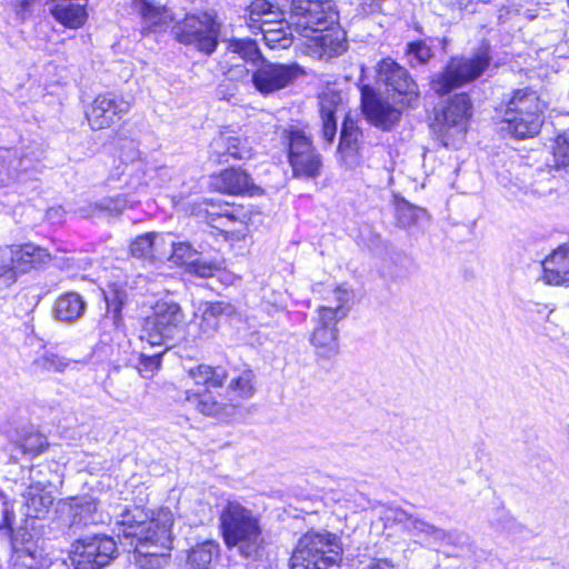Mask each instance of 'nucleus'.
<instances>
[{
  "instance_id": "nucleus-45",
  "label": "nucleus",
  "mask_w": 569,
  "mask_h": 569,
  "mask_svg": "<svg viewBox=\"0 0 569 569\" xmlns=\"http://www.w3.org/2000/svg\"><path fill=\"white\" fill-rule=\"evenodd\" d=\"M11 181H17L13 164L11 163V150L0 151V188L8 186Z\"/></svg>"
},
{
  "instance_id": "nucleus-7",
  "label": "nucleus",
  "mask_w": 569,
  "mask_h": 569,
  "mask_svg": "<svg viewBox=\"0 0 569 569\" xmlns=\"http://www.w3.org/2000/svg\"><path fill=\"white\" fill-rule=\"evenodd\" d=\"M490 62V46L483 41L472 57L451 58L445 69L431 80V89L439 96L447 94L451 90L479 78Z\"/></svg>"
},
{
  "instance_id": "nucleus-30",
  "label": "nucleus",
  "mask_w": 569,
  "mask_h": 569,
  "mask_svg": "<svg viewBox=\"0 0 569 569\" xmlns=\"http://www.w3.org/2000/svg\"><path fill=\"white\" fill-rule=\"evenodd\" d=\"M86 308L87 303L79 293L67 292L57 299L54 315L61 321L73 322L83 316Z\"/></svg>"
},
{
  "instance_id": "nucleus-35",
  "label": "nucleus",
  "mask_w": 569,
  "mask_h": 569,
  "mask_svg": "<svg viewBox=\"0 0 569 569\" xmlns=\"http://www.w3.org/2000/svg\"><path fill=\"white\" fill-rule=\"evenodd\" d=\"M227 52L237 54L244 62L259 63L264 59L257 42L250 38H232L228 41Z\"/></svg>"
},
{
  "instance_id": "nucleus-24",
  "label": "nucleus",
  "mask_w": 569,
  "mask_h": 569,
  "mask_svg": "<svg viewBox=\"0 0 569 569\" xmlns=\"http://www.w3.org/2000/svg\"><path fill=\"white\" fill-rule=\"evenodd\" d=\"M256 375L252 369L246 367L239 375L231 379L226 390V397L234 405V411L244 400L250 399L256 391Z\"/></svg>"
},
{
  "instance_id": "nucleus-46",
  "label": "nucleus",
  "mask_w": 569,
  "mask_h": 569,
  "mask_svg": "<svg viewBox=\"0 0 569 569\" xmlns=\"http://www.w3.org/2000/svg\"><path fill=\"white\" fill-rule=\"evenodd\" d=\"M219 268H220V264L216 261L201 260L198 258H194L188 266L189 272L193 273L200 278L212 277L214 274V272L219 270Z\"/></svg>"
},
{
  "instance_id": "nucleus-17",
  "label": "nucleus",
  "mask_w": 569,
  "mask_h": 569,
  "mask_svg": "<svg viewBox=\"0 0 569 569\" xmlns=\"http://www.w3.org/2000/svg\"><path fill=\"white\" fill-rule=\"evenodd\" d=\"M46 249L32 243L7 247L1 251V262L18 273H26L49 259Z\"/></svg>"
},
{
  "instance_id": "nucleus-52",
  "label": "nucleus",
  "mask_w": 569,
  "mask_h": 569,
  "mask_svg": "<svg viewBox=\"0 0 569 569\" xmlns=\"http://www.w3.org/2000/svg\"><path fill=\"white\" fill-rule=\"evenodd\" d=\"M43 366L48 370L62 371L68 366V361L57 355H50L44 357Z\"/></svg>"
},
{
  "instance_id": "nucleus-38",
  "label": "nucleus",
  "mask_w": 569,
  "mask_h": 569,
  "mask_svg": "<svg viewBox=\"0 0 569 569\" xmlns=\"http://www.w3.org/2000/svg\"><path fill=\"white\" fill-rule=\"evenodd\" d=\"M425 214V209L413 206L405 199H396V218L400 227L408 228Z\"/></svg>"
},
{
  "instance_id": "nucleus-29",
  "label": "nucleus",
  "mask_w": 569,
  "mask_h": 569,
  "mask_svg": "<svg viewBox=\"0 0 569 569\" xmlns=\"http://www.w3.org/2000/svg\"><path fill=\"white\" fill-rule=\"evenodd\" d=\"M22 498L24 515L29 518H41L53 503L51 491L37 486H29Z\"/></svg>"
},
{
  "instance_id": "nucleus-6",
  "label": "nucleus",
  "mask_w": 569,
  "mask_h": 569,
  "mask_svg": "<svg viewBox=\"0 0 569 569\" xmlns=\"http://www.w3.org/2000/svg\"><path fill=\"white\" fill-rule=\"evenodd\" d=\"M338 537L328 531H308L298 541L291 556V569H329L341 559Z\"/></svg>"
},
{
  "instance_id": "nucleus-20",
  "label": "nucleus",
  "mask_w": 569,
  "mask_h": 569,
  "mask_svg": "<svg viewBox=\"0 0 569 569\" xmlns=\"http://www.w3.org/2000/svg\"><path fill=\"white\" fill-rule=\"evenodd\" d=\"M541 264L546 284L569 286V242L555 249Z\"/></svg>"
},
{
  "instance_id": "nucleus-27",
  "label": "nucleus",
  "mask_w": 569,
  "mask_h": 569,
  "mask_svg": "<svg viewBox=\"0 0 569 569\" xmlns=\"http://www.w3.org/2000/svg\"><path fill=\"white\" fill-rule=\"evenodd\" d=\"M342 99L338 92H328L320 100V116L322 121L321 138L327 144H331L337 133L336 111Z\"/></svg>"
},
{
  "instance_id": "nucleus-3",
  "label": "nucleus",
  "mask_w": 569,
  "mask_h": 569,
  "mask_svg": "<svg viewBox=\"0 0 569 569\" xmlns=\"http://www.w3.org/2000/svg\"><path fill=\"white\" fill-rule=\"evenodd\" d=\"M219 529L228 549L237 548L240 556L253 558L262 542L259 515L239 500H227L220 509Z\"/></svg>"
},
{
  "instance_id": "nucleus-58",
  "label": "nucleus",
  "mask_w": 569,
  "mask_h": 569,
  "mask_svg": "<svg viewBox=\"0 0 569 569\" xmlns=\"http://www.w3.org/2000/svg\"><path fill=\"white\" fill-rule=\"evenodd\" d=\"M269 7H270V4H269V3H268V6H267V7H258V8H257V13H258V16H262V14L268 13V12H269Z\"/></svg>"
},
{
  "instance_id": "nucleus-60",
  "label": "nucleus",
  "mask_w": 569,
  "mask_h": 569,
  "mask_svg": "<svg viewBox=\"0 0 569 569\" xmlns=\"http://www.w3.org/2000/svg\"><path fill=\"white\" fill-rule=\"evenodd\" d=\"M567 436H568V439H569V425L567 426Z\"/></svg>"
},
{
  "instance_id": "nucleus-54",
  "label": "nucleus",
  "mask_w": 569,
  "mask_h": 569,
  "mask_svg": "<svg viewBox=\"0 0 569 569\" xmlns=\"http://www.w3.org/2000/svg\"><path fill=\"white\" fill-rule=\"evenodd\" d=\"M361 569H396V566L389 559H372Z\"/></svg>"
},
{
  "instance_id": "nucleus-51",
  "label": "nucleus",
  "mask_w": 569,
  "mask_h": 569,
  "mask_svg": "<svg viewBox=\"0 0 569 569\" xmlns=\"http://www.w3.org/2000/svg\"><path fill=\"white\" fill-rule=\"evenodd\" d=\"M17 281L16 271L7 264L0 263V291L9 288Z\"/></svg>"
},
{
  "instance_id": "nucleus-8",
  "label": "nucleus",
  "mask_w": 569,
  "mask_h": 569,
  "mask_svg": "<svg viewBox=\"0 0 569 569\" xmlns=\"http://www.w3.org/2000/svg\"><path fill=\"white\" fill-rule=\"evenodd\" d=\"M281 139L295 178L316 179L321 174L322 157L303 129L290 126L282 131Z\"/></svg>"
},
{
  "instance_id": "nucleus-21",
  "label": "nucleus",
  "mask_w": 569,
  "mask_h": 569,
  "mask_svg": "<svg viewBox=\"0 0 569 569\" xmlns=\"http://www.w3.org/2000/svg\"><path fill=\"white\" fill-rule=\"evenodd\" d=\"M186 399L203 416L227 419L236 413L234 405L229 402L226 395L223 397L221 395L216 396L209 390L201 393H190L188 391Z\"/></svg>"
},
{
  "instance_id": "nucleus-40",
  "label": "nucleus",
  "mask_w": 569,
  "mask_h": 569,
  "mask_svg": "<svg viewBox=\"0 0 569 569\" xmlns=\"http://www.w3.org/2000/svg\"><path fill=\"white\" fill-rule=\"evenodd\" d=\"M260 30L262 32L266 44L272 49L287 48L291 44L292 32L289 37L282 29H273L270 22L267 27L261 26Z\"/></svg>"
},
{
  "instance_id": "nucleus-56",
  "label": "nucleus",
  "mask_w": 569,
  "mask_h": 569,
  "mask_svg": "<svg viewBox=\"0 0 569 569\" xmlns=\"http://www.w3.org/2000/svg\"><path fill=\"white\" fill-rule=\"evenodd\" d=\"M552 190H553V186H551L550 181H549L548 186L542 187V188H539L535 183V184H532V189H531L532 193H535L539 197L546 196V194L550 193Z\"/></svg>"
},
{
  "instance_id": "nucleus-33",
  "label": "nucleus",
  "mask_w": 569,
  "mask_h": 569,
  "mask_svg": "<svg viewBox=\"0 0 569 569\" xmlns=\"http://www.w3.org/2000/svg\"><path fill=\"white\" fill-rule=\"evenodd\" d=\"M188 373L196 385L204 386L208 389L222 387L228 378L227 370L220 366L199 365L190 368Z\"/></svg>"
},
{
  "instance_id": "nucleus-5",
  "label": "nucleus",
  "mask_w": 569,
  "mask_h": 569,
  "mask_svg": "<svg viewBox=\"0 0 569 569\" xmlns=\"http://www.w3.org/2000/svg\"><path fill=\"white\" fill-rule=\"evenodd\" d=\"M545 109L546 103L537 91L531 88L517 89L507 102L502 129L518 139L533 137L542 126Z\"/></svg>"
},
{
  "instance_id": "nucleus-10",
  "label": "nucleus",
  "mask_w": 569,
  "mask_h": 569,
  "mask_svg": "<svg viewBox=\"0 0 569 569\" xmlns=\"http://www.w3.org/2000/svg\"><path fill=\"white\" fill-rule=\"evenodd\" d=\"M117 543L108 536L94 535L78 539L70 551V563L74 569H100L116 557Z\"/></svg>"
},
{
  "instance_id": "nucleus-34",
  "label": "nucleus",
  "mask_w": 569,
  "mask_h": 569,
  "mask_svg": "<svg viewBox=\"0 0 569 569\" xmlns=\"http://www.w3.org/2000/svg\"><path fill=\"white\" fill-rule=\"evenodd\" d=\"M29 479L31 481L30 486L47 489L54 488L62 482L61 476L58 472V465L53 461L32 466Z\"/></svg>"
},
{
  "instance_id": "nucleus-31",
  "label": "nucleus",
  "mask_w": 569,
  "mask_h": 569,
  "mask_svg": "<svg viewBox=\"0 0 569 569\" xmlns=\"http://www.w3.org/2000/svg\"><path fill=\"white\" fill-rule=\"evenodd\" d=\"M72 509V526L102 522V515L98 512L97 501L89 496L73 497L70 499Z\"/></svg>"
},
{
  "instance_id": "nucleus-11",
  "label": "nucleus",
  "mask_w": 569,
  "mask_h": 569,
  "mask_svg": "<svg viewBox=\"0 0 569 569\" xmlns=\"http://www.w3.org/2000/svg\"><path fill=\"white\" fill-rule=\"evenodd\" d=\"M299 74L296 63H277L263 59L252 71L251 83L262 96H269L290 86Z\"/></svg>"
},
{
  "instance_id": "nucleus-25",
  "label": "nucleus",
  "mask_w": 569,
  "mask_h": 569,
  "mask_svg": "<svg viewBox=\"0 0 569 569\" xmlns=\"http://www.w3.org/2000/svg\"><path fill=\"white\" fill-rule=\"evenodd\" d=\"M396 520L403 523L405 528L413 536L426 539L429 543H440L449 538L443 529L415 518L406 511H398Z\"/></svg>"
},
{
  "instance_id": "nucleus-49",
  "label": "nucleus",
  "mask_w": 569,
  "mask_h": 569,
  "mask_svg": "<svg viewBox=\"0 0 569 569\" xmlns=\"http://www.w3.org/2000/svg\"><path fill=\"white\" fill-rule=\"evenodd\" d=\"M267 6H268V2L266 0H257L256 2H253L251 4L250 12H249V21H248L249 28L260 29L261 26H263V27L268 26L269 22L262 21L261 20L262 16H258V13H257L258 7H267Z\"/></svg>"
},
{
  "instance_id": "nucleus-47",
  "label": "nucleus",
  "mask_w": 569,
  "mask_h": 569,
  "mask_svg": "<svg viewBox=\"0 0 569 569\" xmlns=\"http://www.w3.org/2000/svg\"><path fill=\"white\" fill-rule=\"evenodd\" d=\"M47 446L48 443L46 438L38 432H31L24 436L21 441L23 452L33 456L41 453Z\"/></svg>"
},
{
  "instance_id": "nucleus-23",
  "label": "nucleus",
  "mask_w": 569,
  "mask_h": 569,
  "mask_svg": "<svg viewBox=\"0 0 569 569\" xmlns=\"http://www.w3.org/2000/svg\"><path fill=\"white\" fill-rule=\"evenodd\" d=\"M217 188L229 194L248 193L254 196L260 193V188L257 187L250 176L240 168L223 170L217 179Z\"/></svg>"
},
{
  "instance_id": "nucleus-59",
  "label": "nucleus",
  "mask_w": 569,
  "mask_h": 569,
  "mask_svg": "<svg viewBox=\"0 0 569 569\" xmlns=\"http://www.w3.org/2000/svg\"><path fill=\"white\" fill-rule=\"evenodd\" d=\"M456 4L462 7L466 6L470 0H452Z\"/></svg>"
},
{
  "instance_id": "nucleus-12",
  "label": "nucleus",
  "mask_w": 569,
  "mask_h": 569,
  "mask_svg": "<svg viewBox=\"0 0 569 569\" xmlns=\"http://www.w3.org/2000/svg\"><path fill=\"white\" fill-rule=\"evenodd\" d=\"M131 104L113 92L98 94L86 109V118L92 130L109 128L119 122L130 110Z\"/></svg>"
},
{
  "instance_id": "nucleus-41",
  "label": "nucleus",
  "mask_w": 569,
  "mask_h": 569,
  "mask_svg": "<svg viewBox=\"0 0 569 569\" xmlns=\"http://www.w3.org/2000/svg\"><path fill=\"white\" fill-rule=\"evenodd\" d=\"M406 52L411 64H425L432 57L430 47L423 40L409 42Z\"/></svg>"
},
{
  "instance_id": "nucleus-16",
  "label": "nucleus",
  "mask_w": 569,
  "mask_h": 569,
  "mask_svg": "<svg viewBox=\"0 0 569 569\" xmlns=\"http://www.w3.org/2000/svg\"><path fill=\"white\" fill-rule=\"evenodd\" d=\"M210 159L224 163L230 159L248 160L253 156V148L248 138L220 132L210 143Z\"/></svg>"
},
{
  "instance_id": "nucleus-26",
  "label": "nucleus",
  "mask_w": 569,
  "mask_h": 569,
  "mask_svg": "<svg viewBox=\"0 0 569 569\" xmlns=\"http://www.w3.org/2000/svg\"><path fill=\"white\" fill-rule=\"evenodd\" d=\"M234 313L236 308L229 302L216 301L206 303L199 322L201 337H211L219 329L220 319L231 317Z\"/></svg>"
},
{
  "instance_id": "nucleus-9",
  "label": "nucleus",
  "mask_w": 569,
  "mask_h": 569,
  "mask_svg": "<svg viewBox=\"0 0 569 569\" xmlns=\"http://www.w3.org/2000/svg\"><path fill=\"white\" fill-rule=\"evenodd\" d=\"M183 312L176 302L159 301L153 311L143 320L141 340L150 346H166L168 349L181 332Z\"/></svg>"
},
{
  "instance_id": "nucleus-15",
  "label": "nucleus",
  "mask_w": 569,
  "mask_h": 569,
  "mask_svg": "<svg viewBox=\"0 0 569 569\" xmlns=\"http://www.w3.org/2000/svg\"><path fill=\"white\" fill-rule=\"evenodd\" d=\"M130 291L126 280L110 282L102 291L106 312L100 326L104 330H117L123 325L122 308L129 300Z\"/></svg>"
},
{
  "instance_id": "nucleus-2",
  "label": "nucleus",
  "mask_w": 569,
  "mask_h": 569,
  "mask_svg": "<svg viewBox=\"0 0 569 569\" xmlns=\"http://www.w3.org/2000/svg\"><path fill=\"white\" fill-rule=\"evenodd\" d=\"M130 8L139 16L143 33L160 31L174 21L172 33L178 42L193 46L206 54H211L218 46L220 26L208 13L184 14L180 19L181 14L156 0H131Z\"/></svg>"
},
{
  "instance_id": "nucleus-22",
  "label": "nucleus",
  "mask_w": 569,
  "mask_h": 569,
  "mask_svg": "<svg viewBox=\"0 0 569 569\" xmlns=\"http://www.w3.org/2000/svg\"><path fill=\"white\" fill-rule=\"evenodd\" d=\"M42 150L37 144L27 146L20 153L11 150V163L17 181L27 182L40 172Z\"/></svg>"
},
{
  "instance_id": "nucleus-42",
  "label": "nucleus",
  "mask_w": 569,
  "mask_h": 569,
  "mask_svg": "<svg viewBox=\"0 0 569 569\" xmlns=\"http://www.w3.org/2000/svg\"><path fill=\"white\" fill-rule=\"evenodd\" d=\"M221 71L224 73L227 80L232 81L233 83H249L251 82L250 70L243 63H232L229 66H223V62H220Z\"/></svg>"
},
{
  "instance_id": "nucleus-43",
  "label": "nucleus",
  "mask_w": 569,
  "mask_h": 569,
  "mask_svg": "<svg viewBox=\"0 0 569 569\" xmlns=\"http://www.w3.org/2000/svg\"><path fill=\"white\" fill-rule=\"evenodd\" d=\"M162 355L163 351L151 356L141 355L137 365L139 375L144 379L152 378L160 368Z\"/></svg>"
},
{
  "instance_id": "nucleus-1",
  "label": "nucleus",
  "mask_w": 569,
  "mask_h": 569,
  "mask_svg": "<svg viewBox=\"0 0 569 569\" xmlns=\"http://www.w3.org/2000/svg\"><path fill=\"white\" fill-rule=\"evenodd\" d=\"M170 510L161 509L153 517L134 506L124 509L116 521L114 531L120 543L122 539L134 547L132 561L141 569H161L168 565L171 527Z\"/></svg>"
},
{
  "instance_id": "nucleus-36",
  "label": "nucleus",
  "mask_w": 569,
  "mask_h": 569,
  "mask_svg": "<svg viewBox=\"0 0 569 569\" xmlns=\"http://www.w3.org/2000/svg\"><path fill=\"white\" fill-rule=\"evenodd\" d=\"M219 545L208 540L194 548L188 555V569H210L213 557L218 556Z\"/></svg>"
},
{
  "instance_id": "nucleus-50",
  "label": "nucleus",
  "mask_w": 569,
  "mask_h": 569,
  "mask_svg": "<svg viewBox=\"0 0 569 569\" xmlns=\"http://www.w3.org/2000/svg\"><path fill=\"white\" fill-rule=\"evenodd\" d=\"M238 86L227 78L217 87L216 94L219 99L230 101L238 94Z\"/></svg>"
},
{
  "instance_id": "nucleus-4",
  "label": "nucleus",
  "mask_w": 569,
  "mask_h": 569,
  "mask_svg": "<svg viewBox=\"0 0 569 569\" xmlns=\"http://www.w3.org/2000/svg\"><path fill=\"white\" fill-rule=\"evenodd\" d=\"M332 295V300L328 305L317 308L310 335V343L315 347L317 355L325 359H331L338 355L337 325L348 316L347 305L351 298L350 292L342 287H337Z\"/></svg>"
},
{
  "instance_id": "nucleus-53",
  "label": "nucleus",
  "mask_w": 569,
  "mask_h": 569,
  "mask_svg": "<svg viewBox=\"0 0 569 569\" xmlns=\"http://www.w3.org/2000/svg\"><path fill=\"white\" fill-rule=\"evenodd\" d=\"M36 0H20L16 7V14L21 20H27L31 14V7Z\"/></svg>"
},
{
  "instance_id": "nucleus-57",
  "label": "nucleus",
  "mask_w": 569,
  "mask_h": 569,
  "mask_svg": "<svg viewBox=\"0 0 569 569\" xmlns=\"http://www.w3.org/2000/svg\"><path fill=\"white\" fill-rule=\"evenodd\" d=\"M212 216L216 214L219 220L227 219L229 221H233L236 219L234 214L230 212L229 210H226L223 213H211Z\"/></svg>"
},
{
  "instance_id": "nucleus-48",
  "label": "nucleus",
  "mask_w": 569,
  "mask_h": 569,
  "mask_svg": "<svg viewBox=\"0 0 569 569\" xmlns=\"http://www.w3.org/2000/svg\"><path fill=\"white\" fill-rule=\"evenodd\" d=\"M127 203V198L122 194H119L114 198H103L94 206L99 211H106L110 214H119L126 209Z\"/></svg>"
},
{
  "instance_id": "nucleus-28",
  "label": "nucleus",
  "mask_w": 569,
  "mask_h": 569,
  "mask_svg": "<svg viewBox=\"0 0 569 569\" xmlns=\"http://www.w3.org/2000/svg\"><path fill=\"white\" fill-rule=\"evenodd\" d=\"M87 0H62L51 12L63 26L72 29L80 28L87 20Z\"/></svg>"
},
{
  "instance_id": "nucleus-13",
  "label": "nucleus",
  "mask_w": 569,
  "mask_h": 569,
  "mask_svg": "<svg viewBox=\"0 0 569 569\" xmlns=\"http://www.w3.org/2000/svg\"><path fill=\"white\" fill-rule=\"evenodd\" d=\"M13 520L14 511L8 502H4L0 530H6V533L10 537L11 548L13 551L12 569H39L36 557V549H33L31 546L24 545L26 541L28 542L26 536L30 537V533L27 531L13 532Z\"/></svg>"
},
{
  "instance_id": "nucleus-32",
  "label": "nucleus",
  "mask_w": 569,
  "mask_h": 569,
  "mask_svg": "<svg viewBox=\"0 0 569 569\" xmlns=\"http://www.w3.org/2000/svg\"><path fill=\"white\" fill-rule=\"evenodd\" d=\"M166 238L156 232L140 234L131 242L130 252L137 259L153 261L159 247L167 243Z\"/></svg>"
},
{
  "instance_id": "nucleus-14",
  "label": "nucleus",
  "mask_w": 569,
  "mask_h": 569,
  "mask_svg": "<svg viewBox=\"0 0 569 569\" xmlns=\"http://www.w3.org/2000/svg\"><path fill=\"white\" fill-rule=\"evenodd\" d=\"M361 106L369 122L383 130L390 129L399 120L400 111L369 86L361 88Z\"/></svg>"
},
{
  "instance_id": "nucleus-44",
  "label": "nucleus",
  "mask_w": 569,
  "mask_h": 569,
  "mask_svg": "<svg viewBox=\"0 0 569 569\" xmlns=\"http://www.w3.org/2000/svg\"><path fill=\"white\" fill-rule=\"evenodd\" d=\"M171 259L176 263H182L189 266L190 262L196 258L197 251L188 242H173L170 241Z\"/></svg>"
},
{
  "instance_id": "nucleus-19",
  "label": "nucleus",
  "mask_w": 569,
  "mask_h": 569,
  "mask_svg": "<svg viewBox=\"0 0 569 569\" xmlns=\"http://www.w3.org/2000/svg\"><path fill=\"white\" fill-rule=\"evenodd\" d=\"M471 102L466 93L453 96L443 108L441 116L437 118L440 132L445 139L447 129H456L458 132H465L467 122L471 114Z\"/></svg>"
},
{
  "instance_id": "nucleus-37",
  "label": "nucleus",
  "mask_w": 569,
  "mask_h": 569,
  "mask_svg": "<svg viewBox=\"0 0 569 569\" xmlns=\"http://www.w3.org/2000/svg\"><path fill=\"white\" fill-rule=\"evenodd\" d=\"M360 137L361 132L359 131L358 126L352 119L347 117L343 120L341 127L340 140L338 146L339 152L346 157L356 154L359 148Z\"/></svg>"
},
{
  "instance_id": "nucleus-18",
  "label": "nucleus",
  "mask_w": 569,
  "mask_h": 569,
  "mask_svg": "<svg viewBox=\"0 0 569 569\" xmlns=\"http://www.w3.org/2000/svg\"><path fill=\"white\" fill-rule=\"evenodd\" d=\"M377 73L378 81L388 90L405 96L418 94V86L409 72L391 58H386L379 63Z\"/></svg>"
},
{
  "instance_id": "nucleus-55",
  "label": "nucleus",
  "mask_w": 569,
  "mask_h": 569,
  "mask_svg": "<svg viewBox=\"0 0 569 569\" xmlns=\"http://www.w3.org/2000/svg\"><path fill=\"white\" fill-rule=\"evenodd\" d=\"M63 213L64 211L61 207H52L47 210L46 218L51 223H58L61 221Z\"/></svg>"
},
{
  "instance_id": "nucleus-39",
  "label": "nucleus",
  "mask_w": 569,
  "mask_h": 569,
  "mask_svg": "<svg viewBox=\"0 0 569 569\" xmlns=\"http://www.w3.org/2000/svg\"><path fill=\"white\" fill-rule=\"evenodd\" d=\"M553 158L557 169L569 171V130L557 136L553 144Z\"/></svg>"
}]
</instances>
